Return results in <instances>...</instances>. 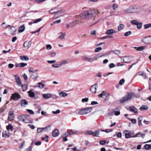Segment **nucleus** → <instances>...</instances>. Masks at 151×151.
I'll return each instance as SVG.
<instances>
[{
  "mask_svg": "<svg viewBox=\"0 0 151 151\" xmlns=\"http://www.w3.org/2000/svg\"><path fill=\"white\" fill-rule=\"evenodd\" d=\"M94 12L91 9L85 11L79 15L77 16L78 18H81V19H88L92 18L93 16Z\"/></svg>",
  "mask_w": 151,
  "mask_h": 151,
  "instance_id": "f257e3e1",
  "label": "nucleus"
},
{
  "mask_svg": "<svg viewBox=\"0 0 151 151\" xmlns=\"http://www.w3.org/2000/svg\"><path fill=\"white\" fill-rule=\"evenodd\" d=\"M137 11V6L135 5H132L127 9H124L123 12L124 14H128L135 13Z\"/></svg>",
  "mask_w": 151,
  "mask_h": 151,
  "instance_id": "f03ea898",
  "label": "nucleus"
},
{
  "mask_svg": "<svg viewBox=\"0 0 151 151\" xmlns=\"http://www.w3.org/2000/svg\"><path fill=\"white\" fill-rule=\"evenodd\" d=\"M133 94L132 93L130 92L127 93L125 96L122 97L120 100V102L121 103H124L126 101L130 100L132 99Z\"/></svg>",
  "mask_w": 151,
  "mask_h": 151,
  "instance_id": "7ed1b4c3",
  "label": "nucleus"
},
{
  "mask_svg": "<svg viewBox=\"0 0 151 151\" xmlns=\"http://www.w3.org/2000/svg\"><path fill=\"white\" fill-rule=\"evenodd\" d=\"M91 107L86 108L79 110L78 114L80 115H84L91 112L92 110Z\"/></svg>",
  "mask_w": 151,
  "mask_h": 151,
  "instance_id": "20e7f679",
  "label": "nucleus"
},
{
  "mask_svg": "<svg viewBox=\"0 0 151 151\" xmlns=\"http://www.w3.org/2000/svg\"><path fill=\"white\" fill-rule=\"evenodd\" d=\"M119 111V107H118L112 110L109 113L108 115L110 116H112L114 115L116 116L119 115L120 114Z\"/></svg>",
  "mask_w": 151,
  "mask_h": 151,
  "instance_id": "39448f33",
  "label": "nucleus"
},
{
  "mask_svg": "<svg viewBox=\"0 0 151 151\" xmlns=\"http://www.w3.org/2000/svg\"><path fill=\"white\" fill-rule=\"evenodd\" d=\"M39 70L37 69L34 70L31 74L30 77L33 79L36 80L39 77Z\"/></svg>",
  "mask_w": 151,
  "mask_h": 151,
  "instance_id": "423d86ee",
  "label": "nucleus"
},
{
  "mask_svg": "<svg viewBox=\"0 0 151 151\" xmlns=\"http://www.w3.org/2000/svg\"><path fill=\"white\" fill-rule=\"evenodd\" d=\"M141 41L145 44H151V36H148L142 38Z\"/></svg>",
  "mask_w": 151,
  "mask_h": 151,
  "instance_id": "0eeeda50",
  "label": "nucleus"
},
{
  "mask_svg": "<svg viewBox=\"0 0 151 151\" xmlns=\"http://www.w3.org/2000/svg\"><path fill=\"white\" fill-rule=\"evenodd\" d=\"M77 16L78 15L76 16L75 21L73 22H72L70 23V27H75L76 24H78L80 22H81V18H77Z\"/></svg>",
  "mask_w": 151,
  "mask_h": 151,
  "instance_id": "6e6552de",
  "label": "nucleus"
},
{
  "mask_svg": "<svg viewBox=\"0 0 151 151\" xmlns=\"http://www.w3.org/2000/svg\"><path fill=\"white\" fill-rule=\"evenodd\" d=\"M131 131L125 130L124 132L125 137L127 139H128L131 137H134V136L131 133Z\"/></svg>",
  "mask_w": 151,
  "mask_h": 151,
  "instance_id": "1a4fd4ad",
  "label": "nucleus"
},
{
  "mask_svg": "<svg viewBox=\"0 0 151 151\" xmlns=\"http://www.w3.org/2000/svg\"><path fill=\"white\" fill-rule=\"evenodd\" d=\"M98 83H96L94 85L91 86L90 87V90L93 93H95L96 92V87L97 86Z\"/></svg>",
  "mask_w": 151,
  "mask_h": 151,
  "instance_id": "9d476101",
  "label": "nucleus"
},
{
  "mask_svg": "<svg viewBox=\"0 0 151 151\" xmlns=\"http://www.w3.org/2000/svg\"><path fill=\"white\" fill-rule=\"evenodd\" d=\"M121 60L126 63H128L130 62L131 57L129 56H123L121 57Z\"/></svg>",
  "mask_w": 151,
  "mask_h": 151,
  "instance_id": "9b49d317",
  "label": "nucleus"
},
{
  "mask_svg": "<svg viewBox=\"0 0 151 151\" xmlns=\"http://www.w3.org/2000/svg\"><path fill=\"white\" fill-rule=\"evenodd\" d=\"M21 98L20 95L17 93H14L12 94L11 99L15 100H18Z\"/></svg>",
  "mask_w": 151,
  "mask_h": 151,
  "instance_id": "f8f14e48",
  "label": "nucleus"
},
{
  "mask_svg": "<svg viewBox=\"0 0 151 151\" xmlns=\"http://www.w3.org/2000/svg\"><path fill=\"white\" fill-rule=\"evenodd\" d=\"M32 42L31 41H26L24 42L23 46L27 49L29 48L31 45Z\"/></svg>",
  "mask_w": 151,
  "mask_h": 151,
  "instance_id": "ddd939ff",
  "label": "nucleus"
},
{
  "mask_svg": "<svg viewBox=\"0 0 151 151\" xmlns=\"http://www.w3.org/2000/svg\"><path fill=\"white\" fill-rule=\"evenodd\" d=\"M23 115L24 116V119L25 121L24 122L26 123H31L30 122L31 117L30 115L29 114H23Z\"/></svg>",
  "mask_w": 151,
  "mask_h": 151,
  "instance_id": "4468645a",
  "label": "nucleus"
},
{
  "mask_svg": "<svg viewBox=\"0 0 151 151\" xmlns=\"http://www.w3.org/2000/svg\"><path fill=\"white\" fill-rule=\"evenodd\" d=\"M16 29L15 27L14 26L10 27L8 29V31L9 33L12 35H14V33L16 31Z\"/></svg>",
  "mask_w": 151,
  "mask_h": 151,
  "instance_id": "2eb2a0df",
  "label": "nucleus"
},
{
  "mask_svg": "<svg viewBox=\"0 0 151 151\" xmlns=\"http://www.w3.org/2000/svg\"><path fill=\"white\" fill-rule=\"evenodd\" d=\"M9 115L8 117V119L9 120L11 121L13 120L14 118V114L13 111H10L9 112Z\"/></svg>",
  "mask_w": 151,
  "mask_h": 151,
  "instance_id": "dca6fc26",
  "label": "nucleus"
},
{
  "mask_svg": "<svg viewBox=\"0 0 151 151\" xmlns=\"http://www.w3.org/2000/svg\"><path fill=\"white\" fill-rule=\"evenodd\" d=\"M137 75L139 76H142L144 79H145L147 78V76L146 74L143 71H140L138 72Z\"/></svg>",
  "mask_w": 151,
  "mask_h": 151,
  "instance_id": "f3484780",
  "label": "nucleus"
},
{
  "mask_svg": "<svg viewBox=\"0 0 151 151\" xmlns=\"http://www.w3.org/2000/svg\"><path fill=\"white\" fill-rule=\"evenodd\" d=\"M130 111L133 112L135 114H137V109L134 106H131L129 107Z\"/></svg>",
  "mask_w": 151,
  "mask_h": 151,
  "instance_id": "a211bd4d",
  "label": "nucleus"
},
{
  "mask_svg": "<svg viewBox=\"0 0 151 151\" xmlns=\"http://www.w3.org/2000/svg\"><path fill=\"white\" fill-rule=\"evenodd\" d=\"M14 76L17 82L18 83V85L19 86V85H20L22 84L21 83V80L20 78L18 75H15Z\"/></svg>",
  "mask_w": 151,
  "mask_h": 151,
  "instance_id": "6ab92c4d",
  "label": "nucleus"
},
{
  "mask_svg": "<svg viewBox=\"0 0 151 151\" xmlns=\"http://www.w3.org/2000/svg\"><path fill=\"white\" fill-rule=\"evenodd\" d=\"M61 13L60 11H56L53 17L54 18L57 19L60 17L61 16Z\"/></svg>",
  "mask_w": 151,
  "mask_h": 151,
  "instance_id": "aec40b11",
  "label": "nucleus"
},
{
  "mask_svg": "<svg viewBox=\"0 0 151 151\" xmlns=\"http://www.w3.org/2000/svg\"><path fill=\"white\" fill-rule=\"evenodd\" d=\"M145 134H142L141 132H138L134 136V137H141L142 138H144L145 136Z\"/></svg>",
  "mask_w": 151,
  "mask_h": 151,
  "instance_id": "412c9836",
  "label": "nucleus"
},
{
  "mask_svg": "<svg viewBox=\"0 0 151 151\" xmlns=\"http://www.w3.org/2000/svg\"><path fill=\"white\" fill-rule=\"evenodd\" d=\"M59 134V131L58 129H55L53 132L52 133V135L54 137H56L58 136Z\"/></svg>",
  "mask_w": 151,
  "mask_h": 151,
  "instance_id": "4be33fe9",
  "label": "nucleus"
},
{
  "mask_svg": "<svg viewBox=\"0 0 151 151\" xmlns=\"http://www.w3.org/2000/svg\"><path fill=\"white\" fill-rule=\"evenodd\" d=\"M25 28L24 25H21L19 28L18 31L20 33L22 32L24 30Z\"/></svg>",
  "mask_w": 151,
  "mask_h": 151,
  "instance_id": "5701e85b",
  "label": "nucleus"
},
{
  "mask_svg": "<svg viewBox=\"0 0 151 151\" xmlns=\"http://www.w3.org/2000/svg\"><path fill=\"white\" fill-rule=\"evenodd\" d=\"M19 86L22 87V89L24 91H26L28 88V86L25 84L23 85L22 84H21L20 85H19Z\"/></svg>",
  "mask_w": 151,
  "mask_h": 151,
  "instance_id": "b1692460",
  "label": "nucleus"
},
{
  "mask_svg": "<svg viewBox=\"0 0 151 151\" xmlns=\"http://www.w3.org/2000/svg\"><path fill=\"white\" fill-rule=\"evenodd\" d=\"M142 119L143 117L142 116H140L138 118V122L139 127H141L142 125L141 122L142 120Z\"/></svg>",
  "mask_w": 151,
  "mask_h": 151,
  "instance_id": "393cba45",
  "label": "nucleus"
},
{
  "mask_svg": "<svg viewBox=\"0 0 151 151\" xmlns=\"http://www.w3.org/2000/svg\"><path fill=\"white\" fill-rule=\"evenodd\" d=\"M51 95V93H48L43 94V96L45 99H47L50 98Z\"/></svg>",
  "mask_w": 151,
  "mask_h": 151,
  "instance_id": "a878e982",
  "label": "nucleus"
},
{
  "mask_svg": "<svg viewBox=\"0 0 151 151\" xmlns=\"http://www.w3.org/2000/svg\"><path fill=\"white\" fill-rule=\"evenodd\" d=\"M65 34L62 32H60L59 34V36L58 38L60 39H63L64 38Z\"/></svg>",
  "mask_w": 151,
  "mask_h": 151,
  "instance_id": "bb28decb",
  "label": "nucleus"
},
{
  "mask_svg": "<svg viewBox=\"0 0 151 151\" xmlns=\"http://www.w3.org/2000/svg\"><path fill=\"white\" fill-rule=\"evenodd\" d=\"M134 48L137 50L141 51L145 49V47L144 46H141L138 47H134Z\"/></svg>",
  "mask_w": 151,
  "mask_h": 151,
  "instance_id": "cd10ccee",
  "label": "nucleus"
},
{
  "mask_svg": "<svg viewBox=\"0 0 151 151\" xmlns=\"http://www.w3.org/2000/svg\"><path fill=\"white\" fill-rule=\"evenodd\" d=\"M32 90L33 89H31L28 92V93L29 96L31 97H33L35 96L34 93L32 91Z\"/></svg>",
  "mask_w": 151,
  "mask_h": 151,
  "instance_id": "c85d7f7f",
  "label": "nucleus"
},
{
  "mask_svg": "<svg viewBox=\"0 0 151 151\" xmlns=\"http://www.w3.org/2000/svg\"><path fill=\"white\" fill-rule=\"evenodd\" d=\"M139 109L141 111L147 110L148 109V107L147 105H142L140 108Z\"/></svg>",
  "mask_w": 151,
  "mask_h": 151,
  "instance_id": "c756f323",
  "label": "nucleus"
},
{
  "mask_svg": "<svg viewBox=\"0 0 151 151\" xmlns=\"http://www.w3.org/2000/svg\"><path fill=\"white\" fill-rule=\"evenodd\" d=\"M20 58L22 60L27 61L29 59V58L25 56H21Z\"/></svg>",
  "mask_w": 151,
  "mask_h": 151,
  "instance_id": "7c9ffc66",
  "label": "nucleus"
},
{
  "mask_svg": "<svg viewBox=\"0 0 151 151\" xmlns=\"http://www.w3.org/2000/svg\"><path fill=\"white\" fill-rule=\"evenodd\" d=\"M114 32H115V31L111 29L108 30L106 32V34L107 35H111L113 34Z\"/></svg>",
  "mask_w": 151,
  "mask_h": 151,
  "instance_id": "2f4dec72",
  "label": "nucleus"
},
{
  "mask_svg": "<svg viewBox=\"0 0 151 151\" xmlns=\"http://www.w3.org/2000/svg\"><path fill=\"white\" fill-rule=\"evenodd\" d=\"M28 104V102L25 100H23L21 101V105L22 106H25V105Z\"/></svg>",
  "mask_w": 151,
  "mask_h": 151,
  "instance_id": "473e14b6",
  "label": "nucleus"
},
{
  "mask_svg": "<svg viewBox=\"0 0 151 151\" xmlns=\"http://www.w3.org/2000/svg\"><path fill=\"white\" fill-rule=\"evenodd\" d=\"M92 135L94 137H97L99 134V130H96L95 132H93Z\"/></svg>",
  "mask_w": 151,
  "mask_h": 151,
  "instance_id": "72a5a7b5",
  "label": "nucleus"
},
{
  "mask_svg": "<svg viewBox=\"0 0 151 151\" xmlns=\"http://www.w3.org/2000/svg\"><path fill=\"white\" fill-rule=\"evenodd\" d=\"M44 131L45 132H48L50 130V125H48L47 126H46L45 127L43 128Z\"/></svg>",
  "mask_w": 151,
  "mask_h": 151,
  "instance_id": "f704fd0d",
  "label": "nucleus"
},
{
  "mask_svg": "<svg viewBox=\"0 0 151 151\" xmlns=\"http://www.w3.org/2000/svg\"><path fill=\"white\" fill-rule=\"evenodd\" d=\"M68 62L67 60H65L61 61L60 63V66H61L62 65L66 64H68Z\"/></svg>",
  "mask_w": 151,
  "mask_h": 151,
  "instance_id": "c9c22d12",
  "label": "nucleus"
},
{
  "mask_svg": "<svg viewBox=\"0 0 151 151\" xmlns=\"http://www.w3.org/2000/svg\"><path fill=\"white\" fill-rule=\"evenodd\" d=\"M6 129L8 130H10L11 131H13V127L12 125L11 124H9L6 127Z\"/></svg>",
  "mask_w": 151,
  "mask_h": 151,
  "instance_id": "e433bc0d",
  "label": "nucleus"
},
{
  "mask_svg": "<svg viewBox=\"0 0 151 151\" xmlns=\"http://www.w3.org/2000/svg\"><path fill=\"white\" fill-rule=\"evenodd\" d=\"M24 116L23 115L19 116L18 117V120L19 121H22L23 122L25 120L24 119Z\"/></svg>",
  "mask_w": 151,
  "mask_h": 151,
  "instance_id": "4c0bfd02",
  "label": "nucleus"
},
{
  "mask_svg": "<svg viewBox=\"0 0 151 151\" xmlns=\"http://www.w3.org/2000/svg\"><path fill=\"white\" fill-rule=\"evenodd\" d=\"M124 27V25L123 24H120L118 26V30L119 31H120Z\"/></svg>",
  "mask_w": 151,
  "mask_h": 151,
  "instance_id": "58836bf2",
  "label": "nucleus"
},
{
  "mask_svg": "<svg viewBox=\"0 0 151 151\" xmlns=\"http://www.w3.org/2000/svg\"><path fill=\"white\" fill-rule=\"evenodd\" d=\"M145 148L147 150H149L151 149V145L149 144H146L144 146Z\"/></svg>",
  "mask_w": 151,
  "mask_h": 151,
  "instance_id": "ea45409f",
  "label": "nucleus"
},
{
  "mask_svg": "<svg viewBox=\"0 0 151 151\" xmlns=\"http://www.w3.org/2000/svg\"><path fill=\"white\" fill-rule=\"evenodd\" d=\"M131 23L132 24L137 25L139 22L136 20H134L131 21Z\"/></svg>",
  "mask_w": 151,
  "mask_h": 151,
  "instance_id": "a19ab883",
  "label": "nucleus"
},
{
  "mask_svg": "<svg viewBox=\"0 0 151 151\" xmlns=\"http://www.w3.org/2000/svg\"><path fill=\"white\" fill-rule=\"evenodd\" d=\"M60 95L61 97H65L67 95V94L63 91H62L60 93Z\"/></svg>",
  "mask_w": 151,
  "mask_h": 151,
  "instance_id": "79ce46f5",
  "label": "nucleus"
},
{
  "mask_svg": "<svg viewBox=\"0 0 151 151\" xmlns=\"http://www.w3.org/2000/svg\"><path fill=\"white\" fill-rule=\"evenodd\" d=\"M44 131L43 128H38L37 129V132L38 133H41Z\"/></svg>",
  "mask_w": 151,
  "mask_h": 151,
  "instance_id": "37998d69",
  "label": "nucleus"
},
{
  "mask_svg": "<svg viewBox=\"0 0 151 151\" xmlns=\"http://www.w3.org/2000/svg\"><path fill=\"white\" fill-rule=\"evenodd\" d=\"M104 56V55H98L93 57V58L94 59H95V60H97V59L99 58H100L101 57H102Z\"/></svg>",
  "mask_w": 151,
  "mask_h": 151,
  "instance_id": "c03bdc74",
  "label": "nucleus"
},
{
  "mask_svg": "<svg viewBox=\"0 0 151 151\" xmlns=\"http://www.w3.org/2000/svg\"><path fill=\"white\" fill-rule=\"evenodd\" d=\"M151 27V24H145L144 25V28L145 29H147Z\"/></svg>",
  "mask_w": 151,
  "mask_h": 151,
  "instance_id": "a18cd8bd",
  "label": "nucleus"
},
{
  "mask_svg": "<svg viewBox=\"0 0 151 151\" xmlns=\"http://www.w3.org/2000/svg\"><path fill=\"white\" fill-rule=\"evenodd\" d=\"M38 87L40 88H44V85L41 82H39L38 83Z\"/></svg>",
  "mask_w": 151,
  "mask_h": 151,
  "instance_id": "49530a36",
  "label": "nucleus"
},
{
  "mask_svg": "<svg viewBox=\"0 0 151 151\" xmlns=\"http://www.w3.org/2000/svg\"><path fill=\"white\" fill-rule=\"evenodd\" d=\"M72 135V134L71 133V132H68L67 131L66 132H65V133H63V136H68L69 135Z\"/></svg>",
  "mask_w": 151,
  "mask_h": 151,
  "instance_id": "de8ad7c7",
  "label": "nucleus"
},
{
  "mask_svg": "<svg viewBox=\"0 0 151 151\" xmlns=\"http://www.w3.org/2000/svg\"><path fill=\"white\" fill-rule=\"evenodd\" d=\"M137 28L140 29H141L142 27V23L139 22L138 23L137 25Z\"/></svg>",
  "mask_w": 151,
  "mask_h": 151,
  "instance_id": "09e8293b",
  "label": "nucleus"
},
{
  "mask_svg": "<svg viewBox=\"0 0 151 151\" xmlns=\"http://www.w3.org/2000/svg\"><path fill=\"white\" fill-rule=\"evenodd\" d=\"M70 132L72 134H76L78 133V132L76 130H72L71 129L70 130Z\"/></svg>",
  "mask_w": 151,
  "mask_h": 151,
  "instance_id": "8fccbe9b",
  "label": "nucleus"
},
{
  "mask_svg": "<svg viewBox=\"0 0 151 151\" xmlns=\"http://www.w3.org/2000/svg\"><path fill=\"white\" fill-rule=\"evenodd\" d=\"M42 20V18H40L36 20H34L33 21V23H37Z\"/></svg>",
  "mask_w": 151,
  "mask_h": 151,
  "instance_id": "3c124183",
  "label": "nucleus"
},
{
  "mask_svg": "<svg viewBox=\"0 0 151 151\" xmlns=\"http://www.w3.org/2000/svg\"><path fill=\"white\" fill-rule=\"evenodd\" d=\"M92 133H93V132L92 131H88L86 132H85V134L86 135H90V134L92 135V134H93Z\"/></svg>",
  "mask_w": 151,
  "mask_h": 151,
  "instance_id": "603ef678",
  "label": "nucleus"
},
{
  "mask_svg": "<svg viewBox=\"0 0 151 151\" xmlns=\"http://www.w3.org/2000/svg\"><path fill=\"white\" fill-rule=\"evenodd\" d=\"M55 8H54L51 9V10L49 11V13L50 14H53L55 13L56 12V11H55L56 9Z\"/></svg>",
  "mask_w": 151,
  "mask_h": 151,
  "instance_id": "864d4df0",
  "label": "nucleus"
},
{
  "mask_svg": "<svg viewBox=\"0 0 151 151\" xmlns=\"http://www.w3.org/2000/svg\"><path fill=\"white\" fill-rule=\"evenodd\" d=\"M88 58V57L84 56H81L82 59L83 61L87 60V61Z\"/></svg>",
  "mask_w": 151,
  "mask_h": 151,
  "instance_id": "5fc2aeb1",
  "label": "nucleus"
},
{
  "mask_svg": "<svg viewBox=\"0 0 151 151\" xmlns=\"http://www.w3.org/2000/svg\"><path fill=\"white\" fill-rule=\"evenodd\" d=\"M106 95V92L104 91H103L99 95V97H103L104 96H105Z\"/></svg>",
  "mask_w": 151,
  "mask_h": 151,
  "instance_id": "6e6d98bb",
  "label": "nucleus"
},
{
  "mask_svg": "<svg viewBox=\"0 0 151 151\" xmlns=\"http://www.w3.org/2000/svg\"><path fill=\"white\" fill-rule=\"evenodd\" d=\"M131 31H129L128 32H126L124 34V36H125L126 37H127V36H128V35H131Z\"/></svg>",
  "mask_w": 151,
  "mask_h": 151,
  "instance_id": "4d7b16f0",
  "label": "nucleus"
},
{
  "mask_svg": "<svg viewBox=\"0 0 151 151\" xmlns=\"http://www.w3.org/2000/svg\"><path fill=\"white\" fill-rule=\"evenodd\" d=\"M56 55V53L55 52H50V56L51 57H54Z\"/></svg>",
  "mask_w": 151,
  "mask_h": 151,
  "instance_id": "13d9d810",
  "label": "nucleus"
},
{
  "mask_svg": "<svg viewBox=\"0 0 151 151\" xmlns=\"http://www.w3.org/2000/svg\"><path fill=\"white\" fill-rule=\"evenodd\" d=\"M102 48L101 47H98L96 48L95 50V52H98L100 51H101L102 50Z\"/></svg>",
  "mask_w": 151,
  "mask_h": 151,
  "instance_id": "bf43d9fd",
  "label": "nucleus"
},
{
  "mask_svg": "<svg viewBox=\"0 0 151 151\" xmlns=\"http://www.w3.org/2000/svg\"><path fill=\"white\" fill-rule=\"evenodd\" d=\"M52 66L53 67L57 68L60 67L61 66L60 64H53L52 65Z\"/></svg>",
  "mask_w": 151,
  "mask_h": 151,
  "instance_id": "052dcab7",
  "label": "nucleus"
},
{
  "mask_svg": "<svg viewBox=\"0 0 151 151\" xmlns=\"http://www.w3.org/2000/svg\"><path fill=\"white\" fill-rule=\"evenodd\" d=\"M46 49L47 50H50L52 48V47L51 45L48 44L46 45Z\"/></svg>",
  "mask_w": 151,
  "mask_h": 151,
  "instance_id": "680f3d73",
  "label": "nucleus"
},
{
  "mask_svg": "<svg viewBox=\"0 0 151 151\" xmlns=\"http://www.w3.org/2000/svg\"><path fill=\"white\" fill-rule=\"evenodd\" d=\"M124 79H122L120 81L119 83L121 85H122L124 84Z\"/></svg>",
  "mask_w": 151,
  "mask_h": 151,
  "instance_id": "e2e57ef3",
  "label": "nucleus"
},
{
  "mask_svg": "<svg viewBox=\"0 0 151 151\" xmlns=\"http://www.w3.org/2000/svg\"><path fill=\"white\" fill-rule=\"evenodd\" d=\"M60 112V110L59 109H57L56 111H53L52 113L55 114H57Z\"/></svg>",
  "mask_w": 151,
  "mask_h": 151,
  "instance_id": "0e129e2a",
  "label": "nucleus"
},
{
  "mask_svg": "<svg viewBox=\"0 0 151 151\" xmlns=\"http://www.w3.org/2000/svg\"><path fill=\"white\" fill-rule=\"evenodd\" d=\"M94 61V59L93 58L88 57V61L90 63H92Z\"/></svg>",
  "mask_w": 151,
  "mask_h": 151,
  "instance_id": "69168bd1",
  "label": "nucleus"
},
{
  "mask_svg": "<svg viewBox=\"0 0 151 151\" xmlns=\"http://www.w3.org/2000/svg\"><path fill=\"white\" fill-rule=\"evenodd\" d=\"M27 63H20V67H23L25 66H27Z\"/></svg>",
  "mask_w": 151,
  "mask_h": 151,
  "instance_id": "338daca9",
  "label": "nucleus"
},
{
  "mask_svg": "<svg viewBox=\"0 0 151 151\" xmlns=\"http://www.w3.org/2000/svg\"><path fill=\"white\" fill-rule=\"evenodd\" d=\"M115 67V65L113 63H111L109 64V67L110 68H113Z\"/></svg>",
  "mask_w": 151,
  "mask_h": 151,
  "instance_id": "774afa93",
  "label": "nucleus"
}]
</instances>
